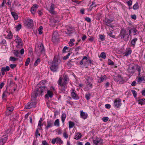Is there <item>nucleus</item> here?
<instances>
[{
	"mask_svg": "<svg viewBox=\"0 0 145 145\" xmlns=\"http://www.w3.org/2000/svg\"><path fill=\"white\" fill-rule=\"evenodd\" d=\"M49 11L52 14H55V12L54 11V4H52L50 7V9L49 10Z\"/></svg>",
	"mask_w": 145,
	"mask_h": 145,
	"instance_id": "22",
	"label": "nucleus"
},
{
	"mask_svg": "<svg viewBox=\"0 0 145 145\" xmlns=\"http://www.w3.org/2000/svg\"><path fill=\"white\" fill-rule=\"evenodd\" d=\"M47 93L45 95V97L46 98L48 99L49 97L52 98L54 95L53 93V92L47 89Z\"/></svg>",
	"mask_w": 145,
	"mask_h": 145,
	"instance_id": "15",
	"label": "nucleus"
},
{
	"mask_svg": "<svg viewBox=\"0 0 145 145\" xmlns=\"http://www.w3.org/2000/svg\"><path fill=\"white\" fill-rule=\"evenodd\" d=\"M10 70V67L8 66H6L5 67H3L1 69L2 74L4 75L5 72H7Z\"/></svg>",
	"mask_w": 145,
	"mask_h": 145,
	"instance_id": "19",
	"label": "nucleus"
},
{
	"mask_svg": "<svg viewBox=\"0 0 145 145\" xmlns=\"http://www.w3.org/2000/svg\"><path fill=\"white\" fill-rule=\"evenodd\" d=\"M15 41L17 44V47L18 48H21L22 47V44L21 39L18 35L16 36V38L15 39Z\"/></svg>",
	"mask_w": 145,
	"mask_h": 145,
	"instance_id": "7",
	"label": "nucleus"
},
{
	"mask_svg": "<svg viewBox=\"0 0 145 145\" xmlns=\"http://www.w3.org/2000/svg\"><path fill=\"white\" fill-rule=\"evenodd\" d=\"M40 62V60L39 59H38L37 60L35 61L34 63V65L35 66H36L37 65L38 63H39Z\"/></svg>",
	"mask_w": 145,
	"mask_h": 145,
	"instance_id": "49",
	"label": "nucleus"
},
{
	"mask_svg": "<svg viewBox=\"0 0 145 145\" xmlns=\"http://www.w3.org/2000/svg\"><path fill=\"white\" fill-rule=\"evenodd\" d=\"M47 125L46 126L45 129L48 130L50 127L54 126V121L51 120H48L47 122Z\"/></svg>",
	"mask_w": 145,
	"mask_h": 145,
	"instance_id": "12",
	"label": "nucleus"
},
{
	"mask_svg": "<svg viewBox=\"0 0 145 145\" xmlns=\"http://www.w3.org/2000/svg\"><path fill=\"white\" fill-rule=\"evenodd\" d=\"M25 25L27 27L31 28L33 26V21L31 19H28L26 20Z\"/></svg>",
	"mask_w": 145,
	"mask_h": 145,
	"instance_id": "6",
	"label": "nucleus"
},
{
	"mask_svg": "<svg viewBox=\"0 0 145 145\" xmlns=\"http://www.w3.org/2000/svg\"><path fill=\"white\" fill-rule=\"evenodd\" d=\"M136 70L138 71V74H140L141 67L138 65H137L136 68Z\"/></svg>",
	"mask_w": 145,
	"mask_h": 145,
	"instance_id": "42",
	"label": "nucleus"
},
{
	"mask_svg": "<svg viewBox=\"0 0 145 145\" xmlns=\"http://www.w3.org/2000/svg\"><path fill=\"white\" fill-rule=\"evenodd\" d=\"M87 59L88 57L86 56H84L82 60L80 61V64L81 65H83V61L84 62V60H87Z\"/></svg>",
	"mask_w": 145,
	"mask_h": 145,
	"instance_id": "38",
	"label": "nucleus"
},
{
	"mask_svg": "<svg viewBox=\"0 0 145 145\" xmlns=\"http://www.w3.org/2000/svg\"><path fill=\"white\" fill-rule=\"evenodd\" d=\"M87 62L88 63H90V64H93V62L91 61V60L90 59V58H89L88 60L87 59Z\"/></svg>",
	"mask_w": 145,
	"mask_h": 145,
	"instance_id": "62",
	"label": "nucleus"
},
{
	"mask_svg": "<svg viewBox=\"0 0 145 145\" xmlns=\"http://www.w3.org/2000/svg\"><path fill=\"white\" fill-rule=\"evenodd\" d=\"M72 91L71 92V96L72 98L74 100H78L79 99V98L78 95H77L74 89H72L71 90Z\"/></svg>",
	"mask_w": 145,
	"mask_h": 145,
	"instance_id": "14",
	"label": "nucleus"
},
{
	"mask_svg": "<svg viewBox=\"0 0 145 145\" xmlns=\"http://www.w3.org/2000/svg\"><path fill=\"white\" fill-rule=\"evenodd\" d=\"M66 115L65 113H63L62 114L61 116V119L63 123H64L66 118Z\"/></svg>",
	"mask_w": 145,
	"mask_h": 145,
	"instance_id": "34",
	"label": "nucleus"
},
{
	"mask_svg": "<svg viewBox=\"0 0 145 145\" xmlns=\"http://www.w3.org/2000/svg\"><path fill=\"white\" fill-rule=\"evenodd\" d=\"M105 107L106 108L109 109L110 108V105L108 104L105 105Z\"/></svg>",
	"mask_w": 145,
	"mask_h": 145,
	"instance_id": "63",
	"label": "nucleus"
},
{
	"mask_svg": "<svg viewBox=\"0 0 145 145\" xmlns=\"http://www.w3.org/2000/svg\"><path fill=\"white\" fill-rule=\"evenodd\" d=\"M48 89L46 86H39V84H38L36 89L37 92L34 91V93H32L31 97L32 99L35 98L39 94L43 93V94L44 93H46Z\"/></svg>",
	"mask_w": 145,
	"mask_h": 145,
	"instance_id": "2",
	"label": "nucleus"
},
{
	"mask_svg": "<svg viewBox=\"0 0 145 145\" xmlns=\"http://www.w3.org/2000/svg\"><path fill=\"white\" fill-rule=\"evenodd\" d=\"M43 29L42 27V26H40L39 28L38 31L39 32V34L40 35L42 33V30Z\"/></svg>",
	"mask_w": 145,
	"mask_h": 145,
	"instance_id": "51",
	"label": "nucleus"
},
{
	"mask_svg": "<svg viewBox=\"0 0 145 145\" xmlns=\"http://www.w3.org/2000/svg\"><path fill=\"white\" fill-rule=\"evenodd\" d=\"M46 83V81L42 80L39 83V86L41 87L45 86V85Z\"/></svg>",
	"mask_w": 145,
	"mask_h": 145,
	"instance_id": "33",
	"label": "nucleus"
},
{
	"mask_svg": "<svg viewBox=\"0 0 145 145\" xmlns=\"http://www.w3.org/2000/svg\"><path fill=\"white\" fill-rule=\"evenodd\" d=\"M93 143L96 145H102L103 143V140L101 138H97L93 140Z\"/></svg>",
	"mask_w": 145,
	"mask_h": 145,
	"instance_id": "11",
	"label": "nucleus"
},
{
	"mask_svg": "<svg viewBox=\"0 0 145 145\" xmlns=\"http://www.w3.org/2000/svg\"><path fill=\"white\" fill-rule=\"evenodd\" d=\"M132 52V50L130 48H127L125 52L123 53V54H124L125 56H128V55L130 54Z\"/></svg>",
	"mask_w": 145,
	"mask_h": 145,
	"instance_id": "23",
	"label": "nucleus"
},
{
	"mask_svg": "<svg viewBox=\"0 0 145 145\" xmlns=\"http://www.w3.org/2000/svg\"><path fill=\"white\" fill-rule=\"evenodd\" d=\"M133 31L134 33V35H135L138 34V32L137 31V30L135 28H133Z\"/></svg>",
	"mask_w": 145,
	"mask_h": 145,
	"instance_id": "46",
	"label": "nucleus"
},
{
	"mask_svg": "<svg viewBox=\"0 0 145 145\" xmlns=\"http://www.w3.org/2000/svg\"><path fill=\"white\" fill-rule=\"evenodd\" d=\"M108 65H114V63L110 59H109L108 61Z\"/></svg>",
	"mask_w": 145,
	"mask_h": 145,
	"instance_id": "48",
	"label": "nucleus"
},
{
	"mask_svg": "<svg viewBox=\"0 0 145 145\" xmlns=\"http://www.w3.org/2000/svg\"><path fill=\"white\" fill-rule=\"evenodd\" d=\"M106 78V76L105 75H103L101 76L100 78L98 80V82L101 83L104 80H105Z\"/></svg>",
	"mask_w": 145,
	"mask_h": 145,
	"instance_id": "29",
	"label": "nucleus"
},
{
	"mask_svg": "<svg viewBox=\"0 0 145 145\" xmlns=\"http://www.w3.org/2000/svg\"><path fill=\"white\" fill-rule=\"evenodd\" d=\"M13 35L11 31H9L8 33L7 37L9 39H11L12 38Z\"/></svg>",
	"mask_w": 145,
	"mask_h": 145,
	"instance_id": "43",
	"label": "nucleus"
},
{
	"mask_svg": "<svg viewBox=\"0 0 145 145\" xmlns=\"http://www.w3.org/2000/svg\"><path fill=\"white\" fill-rule=\"evenodd\" d=\"M80 112V117L82 118L85 120L88 117V115L87 113L84 112L82 110H81Z\"/></svg>",
	"mask_w": 145,
	"mask_h": 145,
	"instance_id": "17",
	"label": "nucleus"
},
{
	"mask_svg": "<svg viewBox=\"0 0 145 145\" xmlns=\"http://www.w3.org/2000/svg\"><path fill=\"white\" fill-rule=\"evenodd\" d=\"M69 128L70 129L74 127L75 125V123L71 121H69Z\"/></svg>",
	"mask_w": 145,
	"mask_h": 145,
	"instance_id": "31",
	"label": "nucleus"
},
{
	"mask_svg": "<svg viewBox=\"0 0 145 145\" xmlns=\"http://www.w3.org/2000/svg\"><path fill=\"white\" fill-rule=\"evenodd\" d=\"M113 32V30H111L107 32V33L110 37L112 38H114L115 37V35L112 34Z\"/></svg>",
	"mask_w": 145,
	"mask_h": 145,
	"instance_id": "32",
	"label": "nucleus"
},
{
	"mask_svg": "<svg viewBox=\"0 0 145 145\" xmlns=\"http://www.w3.org/2000/svg\"><path fill=\"white\" fill-rule=\"evenodd\" d=\"M18 60V58L14 57L11 56L10 57V60L12 61H15Z\"/></svg>",
	"mask_w": 145,
	"mask_h": 145,
	"instance_id": "45",
	"label": "nucleus"
},
{
	"mask_svg": "<svg viewBox=\"0 0 145 145\" xmlns=\"http://www.w3.org/2000/svg\"><path fill=\"white\" fill-rule=\"evenodd\" d=\"M69 78L67 75H65L63 76V80L61 77H59L58 80V84L59 89L62 91H65L67 88V84L68 83Z\"/></svg>",
	"mask_w": 145,
	"mask_h": 145,
	"instance_id": "1",
	"label": "nucleus"
},
{
	"mask_svg": "<svg viewBox=\"0 0 145 145\" xmlns=\"http://www.w3.org/2000/svg\"><path fill=\"white\" fill-rule=\"evenodd\" d=\"M131 91L134 97L135 98H136L137 95V94L135 90L133 89L131 90Z\"/></svg>",
	"mask_w": 145,
	"mask_h": 145,
	"instance_id": "40",
	"label": "nucleus"
},
{
	"mask_svg": "<svg viewBox=\"0 0 145 145\" xmlns=\"http://www.w3.org/2000/svg\"><path fill=\"white\" fill-rule=\"evenodd\" d=\"M66 102L67 104H69L71 105H72L73 104V102H72L71 101H69L67 100L66 101Z\"/></svg>",
	"mask_w": 145,
	"mask_h": 145,
	"instance_id": "57",
	"label": "nucleus"
},
{
	"mask_svg": "<svg viewBox=\"0 0 145 145\" xmlns=\"http://www.w3.org/2000/svg\"><path fill=\"white\" fill-rule=\"evenodd\" d=\"M138 104L142 105L145 104V99H139L138 100Z\"/></svg>",
	"mask_w": 145,
	"mask_h": 145,
	"instance_id": "35",
	"label": "nucleus"
},
{
	"mask_svg": "<svg viewBox=\"0 0 145 145\" xmlns=\"http://www.w3.org/2000/svg\"><path fill=\"white\" fill-rule=\"evenodd\" d=\"M36 103L35 102H29L25 106V107L28 109L35 108L36 106Z\"/></svg>",
	"mask_w": 145,
	"mask_h": 145,
	"instance_id": "9",
	"label": "nucleus"
},
{
	"mask_svg": "<svg viewBox=\"0 0 145 145\" xmlns=\"http://www.w3.org/2000/svg\"><path fill=\"white\" fill-rule=\"evenodd\" d=\"M113 21V20H110L108 18H106L104 21L105 24L108 26L112 27V25L111 23Z\"/></svg>",
	"mask_w": 145,
	"mask_h": 145,
	"instance_id": "13",
	"label": "nucleus"
},
{
	"mask_svg": "<svg viewBox=\"0 0 145 145\" xmlns=\"http://www.w3.org/2000/svg\"><path fill=\"white\" fill-rule=\"evenodd\" d=\"M63 136L65 138H67L68 137V134L66 132H64L63 133Z\"/></svg>",
	"mask_w": 145,
	"mask_h": 145,
	"instance_id": "56",
	"label": "nucleus"
},
{
	"mask_svg": "<svg viewBox=\"0 0 145 145\" xmlns=\"http://www.w3.org/2000/svg\"><path fill=\"white\" fill-rule=\"evenodd\" d=\"M13 53L15 56L21 58V57L20 52L18 50H14L13 51Z\"/></svg>",
	"mask_w": 145,
	"mask_h": 145,
	"instance_id": "25",
	"label": "nucleus"
},
{
	"mask_svg": "<svg viewBox=\"0 0 145 145\" xmlns=\"http://www.w3.org/2000/svg\"><path fill=\"white\" fill-rule=\"evenodd\" d=\"M22 27V25L20 24H19L16 26V30L17 31H18L20 30Z\"/></svg>",
	"mask_w": 145,
	"mask_h": 145,
	"instance_id": "52",
	"label": "nucleus"
},
{
	"mask_svg": "<svg viewBox=\"0 0 145 145\" xmlns=\"http://www.w3.org/2000/svg\"><path fill=\"white\" fill-rule=\"evenodd\" d=\"M51 142L53 144H54L56 143L61 144L63 143V141L60 138L57 137L56 138L52 139Z\"/></svg>",
	"mask_w": 145,
	"mask_h": 145,
	"instance_id": "10",
	"label": "nucleus"
},
{
	"mask_svg": "<svg viewBox=\"0 0 145 145\" xmlns=\"http://www.w3.org/2000/svg\"><path fill=\"white\" fill-rule=\"evenodd\" d=\"M38 5L37 4H35L32 7L31 9V12L32 14H34L35 13L37 9L38 8Z\"/></svg>",
	"mask_w": 145,
	"mask_h": 145,
	"instance_id": "18",
	"label": "nucleus"
},
{
	"mask_svg": "<svg viewBox=\"0 0 145 145\" xmlns=\"http://www.w3.org/2000/svg\"><path fill=\"white\" fill-rule=\"evenodd\" d=\"M138 78L137 79V82H141L142 81L144 80V78L145 76H141L140 74V75L138 74Z\"/></svg>",
	"mask_w": 145,
	"mask_h": 145,
	"instance_id": "26",
	"label": "nucleus"
},
{
	"mask_svg": "<svg viewBox=\"0 0 145 145\" xmlns=\"http://www.w3.org/2000/svg\"><path fill=\"white\" fill-rule=\"evenodd\" d=\"M42 144L43 145H48V144L46 140H43L42 141Z\"/></svg>",
	"mask_w": 145,
	"mask_h": 145,
	"instance_id": "64",
	"label": "nucleus"
},
{
	"mask_svg": "<svg viewBox=\"0 0 145 145\" xmlns=\"http://www.w3.org/2000/svg\"><path fill=\"white\" fill-rule=\"evenodd\" d=\"M127 3L128 6H131L132 3V1L131 0H129Z\"/></svg>",
	"mask_w": 145,
	"mask_h": 145,
	"instance_id": "59",
	"label": "nucleus"
},
{
	"mask_svg": "<svg viewBox=\"0 0 145 145\" xmlns=\"http://www.w3.org/2000/svg\"><path fill=\"white\" fill-rule=\"evenodd\" d=\"M58 34L56 32H54L53 34V38H55L58 36Z\"/></svg>",
	"mask_w": 145,
	"mask_h": 145,
	"instance_id": "53",
	"label": "nucleus"
},
{
	"mask_svg": "<svg viewBox=\"0 0 145 145\" xmlns=\"http://www.w3.org/2000/svg\"><path fill=\"white\" fill-rule=\"evenodd\" d=\"M30 58H27V59L26 61L25 62V65L27 66L29 65V64L30 62Z\"/></svg>",
	"mask_w": 145,
	"mask_h": 145,
	"instance_id": "50",
	"label": "nucleus"
},
{
	"mask_svg": "<svg viewBox=\"0 0 145 145\" xmlns=\"http://www.w3.org/2000/svg\"><path fill=\"white\" fill-rule=\"evenodd\" d=\"M108 117H103L102 118V120L105 122H106L108 120Z\"/></svg>",
	"mask_w": 145,
	"mask_h": 145,
	"instance_id": "54",
	"label": "nucleus"
},
{
	"mask_svg": "<svg viewBox=\"0 0 145 145\" xmlns=\"http://www.w3.org/2000/svg\"><path fill=\"white\" fill-rule=\"evenodd\" d=\"M35 50L36 51L38 52H40L43 53H44L45 51L44 46L42 43L39 44L38 46L36 47Z\"/></svg>",
	"mask_w": 145,
	"mask_h": 145,
	"instance_id": "4",
	"label": "nucleus"
},
{
	"mask_svg": "<svg viewBox=\"0 0 145 145\" xmlns=\"http://www.w3.org/2000/svg\"><path fill=\"white\" fill-rule=\"evenodd\" d=\"M61 62V60L57 56H54L53 61L50 64V69L53 72H56L58 69V65Z\"/></svg>",
	"mask_w": 145,
	"mask_h": 145,
	"instance_id": "3",
	"label": "nucleus"
},
{
	"mask_svg": "<svg viewBox=\"0 0 145 145\" xmlns=\"http://www.w3.org/2000/svg\"><path fill=\"white\" fill-rule=\"evenodd\" d=\"M138 5L137 3H136L133 6V8L135 10H137L138 8Z\"/></svg>",
	"mask_w": 145,
	"mask_h": 145,
	"instance_id": "41",
	"label": "nucleus"
},
{
	"mask_svg": "<svg viewBox=\"0 0 145 145\" xmlns=\"http://www.w3.org/2000/svg\"><path fill=\"white\" fill-rule=\"evenodd\" d=\"M10 94V93L8 92L7 89L6 88L3 93L2 98L3 99H5L7 98V96L9 95Z\"/></svg>",
	"mask_w": 145,
	"mask_h": 145,
	"instance_id": "20",
	"label": "nucleus"
},
{
	"mask_svg": "<svg viewBox=\"0 0 145 145\" xmlns=\"http://www.w3.org/2000/svg\"><path fill=\"white\" fill-rule=\"evenodd\" d=\"M86 85L87 87L89 89L93 87L92 84L89 82H88L86 83Z\"/></svg>",
	"mask_w": 145,
	"mask_h": 145,
	"instance_id": "36",
	"label": "nucleus"
},
{
	"mask_svg": "<svg viewBox=\"0 0 145 145\" xmlns=\"http://www.w3.org/2000/svg\"><path fill=\"white\" fill-rule=\"evenodd\" d=\"M11 14L15 20H16L18 19V16L16 12H11Z\"/></svg>",
	"mask_w": 145,
	"mask_h": 145,
	"instance_id": "30",
	"label": "nucleus"
},
{
	"mask_svg": "<svg viewBox=\"0 0 145 145\" xmlns=\"http://www.w3.org/2000/svg\"><path fill=\"white\" fill-rule=\"evenodd\" d=\"M137 38H135L131 40V43L132 45L134 46L135 45L136 42L137 41Z\"/></svg>",
	"mask_w": 145,
	"mask_h": 145,
	"instance_id": "37",
	"label": "nucleus"
},
{
	"mask_svg": "<svg viewBox=\"0 0 145 145\" xmlns=\"http://www.w3.org/2000/svg\"><path fill=\"white\" fill-rule=\"evenodd\" d=\"M35 134L37 137L39 136L40 135V134L39 133V131L38 129H37L36 131Z\"/></svg>",
	"mask_w": 145,
	"mask_h": 145,
	"instance_id": "60",
	"label": "nucleus"
},
{
	"mask_svg": "<svg viewBox=\"0 0 145 145\" xmlns=\"http://www.w3.org/2000/svg\"><path fill=\"white\" fill-rule=\"evenodd\" d=\"M16 66V64H11L10 65V67L11 69H14Z\"/></svg>",
	"mask_w": 145,
	"mask_h": 145,
	"instance_id": "58",
	"label": "nucleus"
},
{
	"mask_svg": "<svg viewBox=\"0 0 145 145\" xmlns=\"http://www.w3.org/2000/svg\"><path fill=\"white\" fill-rule=\"evenodd\" d=\"M54 125L59 127V119L56 120L54 122Z\"/></svg>",
	"mask_w": 145,
	"mask_h": 145,
	"instance_id": "39",
	"label": "nucleus"
},
{
	"mask_svg": "<svg viewBox=\"0 0 145 145\" xmlns=\"http://www.w3.org/2000/svg\"><path fill=\"white\" fill-rule=\"evenodd\" d=\"M128 34L127 33L126 31L125 30H122L121 32V33L120 34V36L121 37V38L124 39V40L126 41H127L128 40V38L129 36H128V37L125 38V37L126 35H127Z\"/></svg>",
	"mask_w": 145,
	"mask_h": 145,
	"instance_id": "8",
	"label": "nucleus"
},
{
	"mask_svg": "<svg viewBox=\"0 0 145 145\" xmlns=\"http://www.w3.org/2000/svg\"><path fill=\"white\" fill-rule=\"evenodd\" d=\"M91 95L89 93H86L85 95V97L87 100H89L90 98Z\"/></svg>",
	"mask_w": 145,
	"mask_h": 145,
	"instance_id": "44",
	"label": "nucleus"
},
{
	"mask_svg": "<svg viewBox=\"0 0 145 145\" xmlns=\"http://www.w3.org/2000/svg\"><path fill=\"white\" fill-rule=\"evenodd\" d=\"M14 109V107L11 105H10L9 106H8L6 113V115H9L10 114L11 112Z\"/></svg>",
	"mask_w": 145,
	"mask_h": 145,
	"instance_id": "16",
	"label": "nucleus"
},
{
	"mask_svg": "<svg viewBox=\"0 0 145 145\" xmlns=\"http://www.w3.org/2000/svg\"><path fill=\"white\" fill-rule=\"evenodd\" d=\"M85 20L88 22H91V20L89 17H86L85 18Z\"/></svg>",
	"mask_w": 145,
	"mask_h": 145,
	"instance_id": "61",
	"label": "nucleus"
},
{
	"mask_svg": "<svg viewBox=\"0 0 145 145\" xmlns=\"http://www.w3.org/2000/svg\"><path fill=\"white\" fill-rule=\"evenodd\" d=\"M128 71L130 74H133L135 72V67L133 66H130L128 69Z\"/></svg>",
	"mask_w": 145,
	"mask_h": 145,
	"instance_id": "21",
	"label": "nucleus"
},
{
	"mask_svg": "<svg viewBox=\"0 0 145 145\" xmlns=\"http://www.w3.org/2000/svg\"><path fill=\"white\" fill-rule=\"evenodd\" d=\"M121 105V100L119 98L116 99L114 101V106L116 108H120Z\"/></svg>",
	"mask_w": 145,
	"mask_h": 145,
	"instance_id": "5",
	"label": "nucleus"
},
{
	"mask_svg": "<svg viewBox=\"0 0 145 145\" xmlns=\"http://www.w3.org/2000/svg\"><path fill=\"white\" fill-rule=\"evenodd\" d=\"M7 137H3L0 139V145H2L7 141Z\"/></svg>",
	"mask_w": 145,
	"mask_h": 145,
	"instance_id": "24",
	"label": "nucleus"
},
{
	"mask_svg": "<svg viewBox=\"0 0 145 145\" xmlns=\"http://www.w3.org/2000/svg\"><path fill=\"white\" fill-rule=\"evenodd\" d=\"M100 56L103 59H105L106 57V54L104 52H102L100 54Z\"/></svg>",
	"mask_w": 145,
	"mask_h": 145,
	"instance_id": "47",
	"label": "nucleus"
},
{
	"mask_svg": "<svg viewBox=\"0 0 145 145\" xmlns=\"http://www.w3.org/2000/svg\"><path fill=\"white\" fill-rule=\"evenodd\" d=\"M114 80L117 82H119V83L122 79L120 76L118 75L114 77Z\"/></svg>",
	"mask_w": 145,
	"mask_h": 145,
	"instance_id": "27",
	"label": "nucleus"
},
{
	"mask_svg": "<svg viewBox=\"0 0 145 145\" xmlns=\"http://www.w3.org/2000/svg\"><path fill=\"white\" fill-rule=\"evenodd\" d=\"M82 137L81 134L80 133H77L76 134L74 138L76 140H78Z\"/></svg>",
	"mask_w": 145,
	"mask_h": 145,
	"instance_id": "28",
	"label": "nucleus"
},
{
	"mask_svg": "<svg viewBox=\"0 0 145 145\" xmlns=\"http://www.w3.org/2000/svg\"><path fill=\"white\" fill-rule=\"evenodd\" d=\"M56 132L58 135H60L62 133V131L61 129H57L56 130Z\"/></svg>",
	"mask_w": 145,
	"mask_h": 145,
	"instance_id": "55",
	"label": "nucleus"
}]
</instances>
